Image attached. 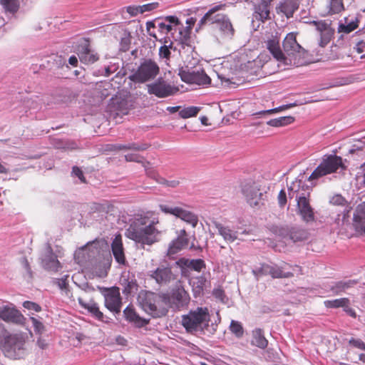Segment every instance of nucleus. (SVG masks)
Masks as SVG:
<instances>
[{
    "instance_id": "1",
    "label": "nucleus",
    "mask_w": 365,
    "mask_h": 365,
    "mask_svg": "<svg viewBox=\"0 0 365 365\" xmlns=\"http://www.w3.org/2000/svg\"><path fill=\"white\" fill-rule=\"evenodd\" d=\"M158 222L157 217L152 218L148 213L135 218L126 230L125 235L142 248L152 245L160 240L161 232L156 227Z\"/></svg>"
},
{
    "instance_id": "2",
    "label": "nucleus",
    "mask_w": 365,
    "mask_h": 365,
    "mask_svg": "<svg viewBox=\"0 0 365 365\" xmlns=\"http://www.w3.org/2000/svg\"><path fill=\"white\" fill-rule=\"evenodd\" d=\"M157 29L160 34L170 36L177 46H180L187 52L194 49L192 45L191 28L184 26L175 16H168L163 19H156Z\"/></svg>"
},
{
    "instance_id": "3",
    "label": "nucleus",
    "mask_w": 365,
    "mask_h": 365,
    "mask_svg": "<svg viewBox=\"0 0 365 365\" xmlns=\"http://www.w3.org/2000/svg\"><path fill=\"white\" fill-rule=\"evenodd\" d=\"M288 195L290 199L295 198L297 201V212L302 221L309 223L314 222V209L310 204V192L308 186L301 180H296L288 187Z\"/></svg>"
},
{
    "instance_id": "4",
    "label": "nucleus",
    "mask_w": 365,
    "mask_h": 365,
    "mask_svg": "<svg viewBox=\"0 0 365 365\" xmlns=\"http://www.w3.org/2000/svg\"><path fill=\"white\" fill-rule=\"evenodd\" d=\"M210 314L207 307H198L191 309L181 317V324L187 333L195 334L209 327Z\"/></svg>"
},
{
    "instance_id": "5",
    "label": "nucleus",
    "mask_w": 365,
    "mask_h": 365,
    "mask_svg": "<svg viewBox=\"0 0 365 365\" xmlns=\"http://www.w3.org/2000/svg\"><path fill=\"white\" fill-rule=\"evenodd\" d=\"M284 59L282 69L287 66H300L306 63L304 59L305 50L298 43L296 34L292 32L287 34L283 41Z\"/></svg>"
},
{
    "instance_id": "6",
    "label": "nucleus",
    "mask_w": 365,
    "mask_h": 365,
    "mask_svg": "<svg viewBox=\"0 0 365 365\" xmlns=\"http://www.w3.org/2000/svg\"><path fill=\"white\" fill-rule=\"evenodd\" d=\"M138 302L140 307L153 318L164 317L168 313L163 293L140 292L138 297Z\"/></svg>"
},
{
    "instance_id": "7",
    "label": "nucleus",
    "mask_w": 365,
    "mask_h": 365,
    "mask_svg": "<svg viewBox=\"0 0 365 365\" xmlns=\"http://www.w3.org/2000/svg\"><path fill=\"white\" fill-rule=\"evenodd\" d=\"M222 6H215L210 9L200 20L198 25L202 26L206 24L212 25L215 29H217L225 37L231 38L235 33L233 26L229 18L224 14L217 13Z\"/></svg>"
},
{
    "instance_id": "8",
    "label": "nucleus",
    "mask_w": 365,
    "mask_h": 365,
    "mask_svg": "<svg viewBox=\"0 0 365 365\" xmlns=\"http://www.w3.org/2000/svg\"><path fill=\"white\" fill-rule=\"evenodd\" d=\"M339 169L341 170L346 169L342 158L336 155H325L308 180L309 181L317 180L327 175L336 173Z\"/></svg>"
},
{
    "instance_id": "9",
    "label": "nucleus",
    "mask_w": 365,
    "mask_h": 365,
    "mask_svg": "<svg viewBox=\"0 0 365 365\" xmlns=\"http://www.w3.org/2000/svg\"><path fill=\"white\" fill-rule=\"evenodd\" d=\"M25 341L22 336L18 334H11L5 332L0 339V347L5 356L11 359L21 358L24 353Z\"/></svg>"
},
{
    "instance_id": "10",
    "label": "nucleus",
    "mask_w": 365,
    "mask_h": 365,
    "mask_svg": "<svg viewBox=\"0 0 365 365\" xmlns=\"http://www.w3.org/2000/svg\"><path fill=\"white\" fill-rule=\"evenodd\" d=\"M160 68L158 63L150 58L143 59L137 70L129 76V79L138 83H143L153 80L159 73Z\"/></svg>"
},
{
    "instance_id": "11",
    "label": "nucleus",
    "mask_w": 365,
    "mask_h": 365,
    "mask_svg": "<svg viewBox=\"0 0 365 365\" xmlns=\"http://www.w3.org/2000/svg\"><path fill=\"white\" fill-rule=\"evenodd\" d=\"M165 305L168 309L180 310L186 307L190 300V295L182 287H177L173 289L170 293H163Z\"/></svg>"
},
{
    "instance_id": "12",
    "label": "nucleus",
    "mask_w": 365,
    "mask_h": 365,
    "mask_svg": "<svg viewBox=\"0 0 365 365\" xmlns=\"http://www.w3.org/2000/svg\"><path fill=\"white\" fill-rule=\"evenodd\" d=\"M242 192L252 207L259 208L264 205L267 197L265 193L261 191L258 184L253 182H246L242 185Z\"/></svg>"
},
{
    "instance_id": "13",
    "label": "nucleus",
    "mask_w": 365,
    "mask_h": 365,
    "mask_svg": "<svg viewBox=\"0 0 365 365\" xmlns=\"http://www.w3.org/2000/svg\"><path fill=\"white\" fill-rule=\"evenodd\" d=\"M159 208L165 214L172 215L179 217L183 221L190 224L193 227L197 224V216L181 207L173 206L170 204H160L159 205Z\"/></svg>"
},
{
    "instance_id": "14",
    "label": "nucleus",
    "mask_w": 365,
    "mask_h": 365,
    "mask_svg": "<svg viewBox=\"0 0 365 365\" xmlns=\"http://www.w3.org/2000/svg\"><path fill=\"white\" fill-rule=\"evenodd\" d=\"M179 75L182 81L190 84L207 86L211 83L210 78L202 69L197 71L182 69L180 71Z\"/></svg>"
},
{
    "instance_id": "15",
    "label": "nucleus",
    "mask_w": 365,
    "mask_h": 365,
    "mask_svg": "<svg viewBox=\"0 0 365 365\" xmlns=\"http://www.w3.org/2000/svg\"><path fill=\"white\" fill-rule=\"evenodd\" d=\"M150 273V277L160 286H167L176 279V275L172 271V267L168 264H160Z\"/></svg>"
},
{
    "instance_id": "16",
    "label": "nucleus",
    "mask_w": 365,
    "mask_h": 365,
    "mask_svg": "<svg viewBox=\"0 0 365 365\" xmlns=\"http://www.w3.org/2000/svg\"><path fill=\"white\" fill-rule=\"evenodd\" d=\"M103 295L106 307L114 314H120L122 307V299L119 288L113 287L106 289V292Z\"/></svg>"
},
{
    "instance_id": "17",
    "label": "nucleus",
    "mask_w": 365,
    "mask_h": 365,
    "mask_svg": "<svg viewBox=\"0 0 365 365\" xmlns=\"http://www.w3.org/2000/svg\"><path fill=\"white\" fill-rule=\"evenodd\" d=\"M312 24L316 26V29L319 34V46H326L330 42L335 31L334 29L331 27V21L328 19L313 21Z\"/></svg>"
},
{
    "instance_id": "18",
    "label": "nucleus",
    "mask_w": 365,
    "mask_h": 365,
    "mask_svg": "<svg viewBox=\"0 0 365 365\" xmlns=\"http://www.w3.org/2000/svg\"><path fill=\"white\" fill-rule=\"evenodd\" d=\"M41 261L43 268L48 272H57L62 267L49 244H46Z\"/></svg>"
},
{
    "instance_id": "19",
    "label": "nucleus",
    "mask_w": 365,
    "mask_h": 365,
    "mask_svg": "<svg viewBox=\"0 0 365 365\" xmlns=\"http://www.w3.org/2000/svg\"><path fill=\"white\" fill-rule=\"evenodd\" d=\"M0 319L8 323L22 324L25 318L14 307L4 305L0 307Z\"/></svg>"
},
{
    "instance_id": "20",
    "label": "nucleus",
    "mask_w": 365,
    "mask_h": 365,
    "mask_svg": "<svg viewBox=\"0 0 365 365\" xmlns=\"http://www.w3.org/2000/svg\"><path fill=\"white\" fill-rule=\"evenodd\" d=\"M277 233L282 238L289 239L294 242L304 241L308 237V232L300 227L288 228L282 227L278 228Z\"/></svg>"
},
{
    "instance_id": "21",
    "label": "nucleus",
    "mask_w": 365,
    "mask_h": 365,
    "mask_svg": "<svg viewBox=\"0 0 365 365\" xmlns=\"http://www.w3.org/2000/svg\"><path fill=\"white\" fill-rule=\"evenodd\" d=\"M324 305L327 309L342 308L343 311L352 318H356V312L350 307V299L346 297L328 299L324 302Z\"/></svg>"
},
{
    "instance_id": "22",
    "label": "nucleus",
    "mask_w": 365,
    "mask_h": 365,
    "mask_svg": "<svg viewBox=\"0 0 365 365\" xmlns=\"http://www.w3.org/2000/svg\"><path fill=\"white\" fill-rule=\"evenodd\" d=\"M271 0H257L254 4L252 23L255 20L264 22L269 19Z\"/></svg>"
},
{
    "instance_id": "23",
    "label": "nucleus",
    "mask_w": 365,
    "mask_h": 365,
    "mask_svg": "<svg viewBox=\"0 0 365 365\" xmlns=\"http://www.w3.org/2000/svg\"><path fill=\"white\" fill-rule=\"evenodd\" d=\"M158 41L163 44L159 48V56L160 58L169 60L171 55L170 49H173L174 51L178 50L180 53L183 51L185 53H188L186 48L183 49L180 46H175L174 44L176 42L173 41L170 36H163L161 38H158Z\"/></svg>"
},
{
    "instance_id": "24",
    "label": "nucleus",
    "mask_w": 365,
    "mask_h": 365,
    "mask_svg": "<svg viewBox=\"0 0 365 365\" xmlns=\"http://www.w3.org/2000/svg\"><path fill=\"white\" fill-rule=\"evenodd\" d=\"M170 85L163 81H158L148 85V92L158 98H165L172 95L174 92Z\"/></svg>"
},
{
    "instance_id": "25",
    "label": "nucleus",
    "mask_w": 365,
    "mask_h": 365,
    "mask_svg": "<svg viewBox=\"0 0 365 365\" xmlns=\"http://www.w3.org/2000/svg\"><path fill=\"white\" fill-rule=\"evenodd\" d=\"M264 43L267 50L278 61V66L283 67L284 53L280 48L279 38L276 36H272Z\"/></svg>"
},
{
    "instance_id": "26",
    "label": "nucleus",
    "mask_w": 365,
    "mask_h": 365,
    "mask_svg": "<svg viewBox=\"0 0 365 365\" xmlns=\"http://www.w3.org/2000/svg\"><path fill=\"white\" fill-rule=\"evenodd\" d=\"M77 53L81 62L85 64L94 63L99 58L97 53L91 49L89 44L87 43L78 46Z\"/></svg>"
},
{
    "instance_id": "27",
    "label": "nucleus",
    "mask_w": 365,
    "mask_h": 365,
    "mask_svg": "<svg viewBox=\"0 0 365 365\" xmlns=\"http://www.w3.org/2000/svg\"><path fill=\"white\" fill-rule=\"evenodd\" d=\"M359 19L357 16H349L340 20L337 27L339 34H348L359 27Z\"/></svg>"
},
{
    "instance_id": "28",
    "label": "nucleus",
    "mask_w": 365,
    "mask_h": 365,
    "mask_svg": "<svg viewBox=\"0 0 365 365\" xmlns=\"http://www.w3.org/2000/svg\"><path fill=\"white\" fill-rule=\"evenodd\" d=\"M189 240L186 232L181 230L180 235L170 244L168 250V255L172 256L188 246Z\"/></svg>"
},
{
    "instance_id": "29",
    "label": "nucleus",
    "mask_w": 365,
    "mask_h": 365,
    "mask_svg": "<svg viewBox=\"0 0 365 365\" xmlns=\"http://www.w3.org/2000/svg\"><path fill=\"white\" fill-rule=\"evenodd\" d=\"M353 225L356 232L365 234V202L357 206L354 213Z\"/></svg>"
},
{
    "instance_id": "30",
    "label": "nucleus",
    "mask_w": 365,
    "mask_h": 365,
    "mask_svg": "<svg viewBox=\"0 0 365 365\" xmlns=\"http://www.w3.org/2000/svg\"><path fill=\"white\" fill-rule=\"evenodd\" d=\"M125 319L136 327L140 328L149 323V320L142 318L135 312L133 306L128 305L123 311Z\"/></svg>"
},
{
    "instance_id": "31",
    "label": "nucleus",
    "mask_w": 365,
    "mask_h": 365,
    "mask_svg": "<svg viewBox=\"0 0 365 365\" xmlns=\"http://www.w3.org/2000/svg\"><path fill=\"white\" fill-rule=\"evenodd\" d=\"M111 250L115 261L119 264H125L126 260L120 235H116L113 239L111 243Z\"/></svg>"
},
{
    "instance_id": "32",
    "label": "nucleus",
    "mask_w": 365,
    "mask_h": 365,
    "mask_svg": "<svg viewBox=\"0 0 365 365\" xmlns=\"http://www.w3.org/2000/svg\"><path fill=\"white\" fill-rule=\"evenodd\" d=\"M299 0H283L279 3L276 9L278 14L282 13L287 18H290L299 9Z\"/></svg>"
},
{
    "instance_id": "33",
    "label": "nucleus",
    "mask_w": 365,
    "mask_h": 365,
    "mask_svg": "<svg viewBox=\"0 0 365 365\" xmlns=\"http://www.w3.org/2000/svg\"><path fill=\"white\" fill-rule=\"evenodd\" d=\"M356 284L357 282L353 279L338 281L330 286L329 290L334 295H341Z\"/></svg>"
},
{
    "instance_id": "34",
    "label": "nucleus",
    "mask_w": 365,
    "mask_h": 365,
    "mask_svg": "<svg viewBox=\"0 0 365 365\" xmlns=\"http://www.w3.org/2000/svg\"><path fill=\"white\" fill-rule=\"evenodd\" d=\"M78 301L82 308L87 309L98 320L105 321L103 312L100 311L98 304L94 301L91 300L88 302H86L82 297H78Z\"/></svg>"
},
{
    "instance_id": "35",
    "label": "nucleus",
    "mask_w": 365,
    "mask_h": 365,
    "mask_svg": "<svg viewBox=\"0 0 365 365\" xmlns=\"http://www.w3.org/2000/svg\"><path fill=\"white\" fill-rule=\"evenodd\" d=\"M214 225L217 230L219 235H220L226 242H233L237 239V231L233 230L228 226H225L217 222H215Z\"/></svg>"
},
{
    "instance_id": "36",
    "label": "nucleus",
    "mask_w": 365,
    "mask_h": 365,
    "mask_svg": "<svg viewBox=\"0 0 365 365\" xmlns=\"http://www.w3.org/2000/svg\"><path fill=\"white\" fill-rule=\"evenodd\" d=\"M175 263L182 269L189 268L197 272H200L205 267V262L201 259H189L180 258Z\"/></svg>"
},
{
    "instance_id": "37",
    "label": "nucleus",
    "mask_w": 365,
    "mask_h": 365,
    "mask_svg": "<svg viewBox=\"0 0 365 365\" xmlns=\"http://www.w3.org/2000/svg\"><path fill=\"white\" fill-rule=\"evenodd\" d=\"M251 344L259 349H264L268 345V341L264 336L263 329L256 328L252 331Z\"/></svg>"
},
{
    "instance_id": "38",
    "label": "nucleus",
    "mask_w": 365,
    "mask_h": 365,
    "mask_svg": "<svg viewBox=\"0 0 365 365\" xmlns=\"http://www.w3.org/2000/svg\"><path fill=\"white\" fill-rule=\"evenodd\" d=\"M269 275L275 278H289L294 276L291 272H285L284 268L276 264H269Z\"/></svg>"
},
{
    "instance_id": "39",
    "label": "nucleus",
    "mask_w": 365,
    "mask_h": 365,
    "mask_svg": "<svg viewBox=\"0 0 365 365\" xmlns=\"http://www.w3.org/2000/svg\"><path fill=\"white\" fill-rule=\"evenodd\" d=\"M294 117L288 115L271 119L267 122V124L272 127H281L289 125L294 122Z\"/></svg>"
},
{
    "instance_id": "40",
    "label": "nucleus",
    "mask_w": 365,
    "mask_h": 365,
    "mask_svg": "<svg viewBox=\"0 0 365 365\" xmlns=\"http://www.w3.org/2000/svg\"><path fill=\"white\" fill-rule=\"evenodd\" d=\"M230 330L237 338H241L244 334V329L242 324L238 321H231Z\"/></svg>"
},
{
    "instance_id": "41",
    "label": "nucleus",
    "mask_w": 365,
    "mask_h": 365,
    "mask_svg": "<svg viewBox=\"0 0 365 365\" xmlns=\"http://www.w3.org/2000/svg\"><path fill=\"white\" fill-rule=\"evenodd\" d=\"M200 108L196 106H190L185 108H183L179 112V115L182 118H188L191 117L196 116L200 111Z\"/></svg>"
},
{
    "instance_id": "42",
    "label": "nucleus",
    "mask_w": 365,
    "mask_h": 365,
    "mask_svg": "<svg viewBox=\"0 0 365 365\" xmlns=\"http://www.w3.org/2000/svg\"><path fill=\"white\" fill-rule=\"evenodd\" d=\"M117 150H144L147 148L145 145H138L136 143L128 144H116L115 145Z\"/></svg>"
},
{
    "instance_id": "43",
    "label": "nucleus",
    "mask_w": 365,
    "mask_h": 365,
    "mask_svg": "<svg viewBox=\"0 0 365 365\" xmlns=\"http://www.w3.org/2000/svg\"><path fill=\"white\" fill-rule=\"evenodd\" d=\"M1 4L6 11L14 14L19 9V5L17 0H1Z\"/></svg>"
},
{
    "instance_id": "44",
    "label": "nucleus",
    "mask_w": 365,
    "mask_h": 365,
    "mask_svg": "<svg viewBox=\"0 0 365 365\" xmlns=\"http://www.w3.org/2000/svg\"><path fill=\"white\" fill-rule=\"evenodd\" d=\"M296 105H297V103H294L287 104V105H284V106H279V107L275 108L261 110L259 112L256 113L255 115L262 116V115H265L267 114H272V113H278V112H279L281 110H284L285 109L292 108V107H293V106H294Z\"/></svg>"
},
{
    "instance_id": "45",
    "label": "nucleus",
    "mask_w": 365,
    "mask_h": 365,
    "mask_svg": "<svg viewBox=\"0 0 365 365\" xmlns=\"http://www.w3.org/2000/svg\"><path fill=\"white\" fill-rule=\"evenodd\" d=\"M252 273L257 278L269 275V264H261L259 267L252 269Z\"/></svg>"
},
{
    "instance_id": "46",
    "label": "nucleus",
    "mask_w": 365,
    "mask_h": 365,
    "mask_svg": "<svg viewBox=\"0 0 365 365\" xmlns=\"http://www.w3.org/2000/svg\"><path fill=\"white\" fill-rule=\"evenodd\" d=\"M343 0H330L329 11L332 14H338L344 10Z\"/></svg>"
},
{
    "instance_id": "47",
    "label": "nucleus",
    "mask_w": 365,
    "mask_h": 365,
    "mask_svg": "<svg viewBox=\"0 0 365 365\" xmlns=\"http://www.w3.org/2000/svg\"><path fill=\"white\" fill-rule=\"evenodd\" d=\"M365 148V141L361 140H356L351 147L349 152L350 154L361 153Z\"/></svg>"
},
{
    "instance_id": "48",
    "label": "nucleus",
    "mask_w": 365,
    "mask_h": 365,
    "mask_svg": "<svg viewBox=\"0 0 365 365\" xmlns=\"http://www.w3.org/2000/svg\"><path fill=\"white\" fill-rule=\"evenodd\" d=\"M349 344L354 348L365 351V343L360 339L351 337L349 339Z\"/></svg>"
},
{
    "instance_id": "49",
    "label": "nucleus",
    "mask_w": 365,
    "mask_h": 365,
    "mask_svg": "<svg viewBox=\"0 0 365 365\" xmlns=\"http://www.w3.org/2000/svg\"><path fill=\"white\" fill-rule=\"evenodd\" d=\"M348 216L343 212L341 214H338L337 217L335 218V223L338 228L344 226L348 223Z\"/></svg>"
},
{
    "instance_id": "50",
    "label": "nucleus",
    "mask_w": 365,
    "mask_h": 365,
    "mask_svg": "<svg viewBox=\"0 0 365 365\" xmlns=\"http://www.w3.org/2000/svg\"><path fill=\"white\" fill-rule=\"evenodd\" d=\"M68 275H64L61 278H55L53 282L59 287V289L62 290L66 289L68 285Z\"/></svg>"
},
{
    "instance_id": "51",
    "label": "nucleus",
    "mask_w": 365,
    "mask_h": 365,
    "mask_svg": "<svg viewBox=\"0 0 365 365\" xmlns=\"http://www.w3.org/2000/svg\"><path fill=\"white\" fill-rule=\"evenodd\" d=\"M157 182L161 185H164L167 187H175L179 185V181L176 180H167L166 179L159 177L158 179H157Z\"/></svg>"
},
{
    "instance_id": "52",
    "label": "nucleus",
    "mask_w": 365,
    "mask_h": 365,
    "mask_svg": "<svg viewBox=\"0 0 365 365\" xmlns=\"http://www.w3.org/2000/svg\"><path fill=\"white\" fill-rule=\"evenodd\" d=\"M212 294L222 303H225L226 299H227L224 290L220 288L215 289L212 292Z\"/></svg>"
},
{
    "instance_id": "53",
    "label": "nucleus",
    "mask_w": 365,
    "mask_h": 365,
    "mask_svg": "<svg viewBox=\"0 0 365 365\" xmlns=\"http://www.w3.org/2000/svg\"><path fill=\"white\" fill-rule=\"evenodd\" d=\"M23 306L24 308H26L29 310H33L36 312H39L41 310V307L38 304L33 302H30V301L24 302L23 303Z\"/></svg>"
},
{
    "instance_id": "54",
    "label": "nucleus",
    "mask_w": 365,
    "mask_h": 365,
    "mask_svg": "<svg viewBox=\"0 0 365 365\" xmlns=\"http://www.w3.org/2000/svg\"><path fill=\"white\" fill-rule=\"evenodd\" d=\"M278 200V204L280 207H284V205L287 204V194L284 190H281L278 194L277 197Z\"/></svg>"
},
{
    "instance_id": "55",
    "label": "nucleus",
    "mask_w": 365,
    "mask_h": 365,
    "mask_svg": "<svg viewBox=\"0 0 365 365\" xmlns=\"http://www.w3.org/2000/svg\"><path fill=\"white\" fill-rule=\"evenodd\" d=\"M155 28H157L156 20H155L154 21H148L146 23V29H147L149 36L155 38L156 40H158V38L156 34L151 31V29H155Z\"/></svg>"
},
{
    "instance_id": "56",
    "label": "nucleus",
    "mask_w": 365,
    "mask_h": 365,
    "mask_svg": "<svg viewBox=\"0 0 365 365\" xmlns=\"http://www.w3.org/2000/svg\"><path fill=\"white\" fill-rule=\"evenodd\" d=\"M125 159L128 162L143 163V158L136 153H129L125 155Z\"/></svg>"
},
{
    "instance_id": "57",
    "label": "nucleus",
    "mask_w": 365,
    "mask_h": 365,
    "mask_svg": "<svg viewBox=\"0 0 365 365\" xmlns=\"http://www.w3.org/2000/svg\"><path fill=\"white\" fill-rule=\"evenodd\" d=\"M345 202L344 197L341 195H335L330 200V203L334 205H342Z\"/></svg>"
},
{
    "instance_id": "58",
    "label": "nucleus",
    "mask_w": 365,
    "mask_h": 365,
    "mask_svg": "<svg viewBox=\"0 0 365 365\" xmlns=\"http://www.w3.org/2000/svg\"><path fill=\"white\" fill-rule=\"evenodd\" d=\"M72 174L77 177L81 182H86V178L83 175V171L77 166H73L72 169Z\"/></svg>"
},
{
    "instance_id": "59",
    "label": "nucleus",
    "mask_w": 365,
    "mask_h": 365,
    "mask_svg": "<svg viewBox=\"0 0 365 365\" xmlns=\"http://www.w3.org/2000/svg\"><path fill=\"white\" fill-rule=\"evenodd\" d=\"M158 3L157 2H152L149 4H146L144 5L140 6V9L142 10V14L146 11H153L158 7Z\"/></svg>"
},
{
    "instance_id": "60",
    "label": "nucleus",
    "mask_w": 365,
    "mask_h": 365,
    "mask_svg": "<svg viewBox=\"0 0 365 365\" xmlns=\"http://www.w3.org/2000/svg\"><path fill=\"white\" fill-rule=\"evenodd\" d=\"M118 68V66L115 63H110L109 66L105 68V74L104 76L108 77L113 73H115Z\"/></svg>"
},
{
    "instance_id": "61",
    "label": "nucleus",
    "mask_w": 365,
    "mask_h": 365,
    "mask_svg": "<svg viewBox=\"0 0 365 365\" xmlns=\"http://www.w3.org/2000/svg\"><path fill=\"white\" fill-rule=\"evenodd\" d=\"M127 12L130 14L132 16H135L138 14H142V10L140 9V6H130L127 7Z\"/></svg>"
},
{
    "instance_id": "62",
    "label": "nucleus",
    "mask_w": 365,
    "mask_h": 365,
    "mask_svg": "<svg viewBox=\"0 0 365 365\" xmlns=\"http://www.w3.org/2000/svg\"><path fill=\"white\" fill-rule=\"evenodd\" d=\"M126 284V286L125 287L124 289L123 290V293L125 294H130L132 291V289L136 286V284L133 281H128L125 280Z\"/></svg>"
},
{
    "instance_id": "63",
    "label": "nucleus",
    "mask_w": 365,
    "mask_h": 365,
    "mask_svg": "<svg viewBox=\"0 0 365 365\" xmlns=\"http://www.w3.org/2000/svg\"><path fill=\"white\" fill-rule=\"evenodd\" d=\"M146 175L150 178L154 179L157 182V179L159 178V175L153 169L145 168Z\"/></svg>"
},
{
    "instance_id": "64",
    "label": "nucleus",
    "mask_w": 365,
    "mask_h": 365,
    "mask_svg": "<svg viewBox=\"0 0 365 365\" xmlns=\"http://www.w3.org/2000/svg\"><path fill=\"white\" fill-rule=\"evenodd\" d=\"M354 48L356 50L357 53H361L364 51H365V41H361L358 42L354 47Z\"/></svg>"
}]
</instances>
